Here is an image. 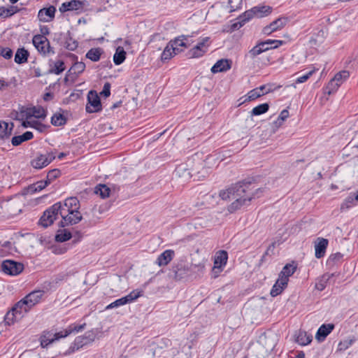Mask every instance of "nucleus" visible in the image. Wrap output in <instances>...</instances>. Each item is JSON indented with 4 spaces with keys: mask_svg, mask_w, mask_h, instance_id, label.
<instances>
[{
    "mask_svg": "<svg viewBox=\"0 0 358 358\" xmlns=\"http://www.w3.org/2000/svg\"><path fill=\"white\" fill-rule=\"evenodd\" d=\"M253 182V178H246L232 185L225 190L220 191V196L222 200H234L228 206L229 213H233L242 208L248 206L252 199L261 196L264 189L257 188L253 190L250 187Z\"/></svg>",
    "mask_w": 358,
    "mask_h": 358,
    "instance_id": "nucleus-1",
    "label": "nucleus"
},
{
    "mask_svg": "<svg viewBox=\"0 0 358 358\" xmlns=\"http://www.w3.org/2000/svg\"><path fill=\"white\" fill-rule=\"evenodd\" d=\"M203 269L204 266L201 265L192 264L188 266L178 264L173 268V278L176 280H180L186 278H196L203 273Z\"/></svg>",
    "mask_w": 358,
    "mask_h": 358,
    "instance_id": "nucleus-2",
    "label": "nucleus"
},
{
    "mask_svg": "<svg viewBox=\"0 0 358 358\" xmlns=\"http://www.w3.org/2000/svg\"><path fill=\"white\" fill-rule=\"evenodd\" d=\"M30 310L29 306L27 304L26 301L23 298L8 311L4 317V322L6 324L10 325L15 321L20 319L24 313H27Z\"/></svg>",
    "mask_w": 358,
    "mask_h": 358,
    "instance_id": "nucleus-3",
    "label": "nucleus"
},
{
    "mask_svg": "<svg viewBox=\"0 0 358 358\" xmlns=\"http://www.w3.org/2000/svg\"><path fill=\"white\" fill-rule=\"evenodd\" d=\"M32 43L38 52L43 57H48L55 54L54 48L50 46L48 39L43 35H35L32 38Z\"/></svg>",
    "mask_w": 358,
    "mask_h": 358,
    "instance_id": "nucleus-4",
    "label": "nucleus"
},
{
    "mask_svg": "<svg viewBox=\"0 0 358 358\" xmlns=\"http://www.w3.org/2000/svg\"><path fill=\"white\" fill-rule=\"evenodd\" d=\"M60 206L57 204H53L48 208H47L43 213L42 216L39 219L38 224L44 228H47L53 224L54 221L59 215V209Z\"/></svg>",
    "mask_w": 358,
    "mask_h": 358,
    "instance_id": "nucleus-5",
    "label": "nucleus"
},
{
    "mask_svg": "<svg viewBox=\"0 0 358 358\" xmlns=\"http://www.w3.org/2000/svg\"><path fill=\"white\" fill-rule=\"evenodd\" d=\"M54 152H47L45 154L37 153L36 156L30 162L31 166L36 169H41L49 165L55 159Z\"/></svg>",
    "mask_w": 358,
    "mask_h": 358,
    "instance_id": "nucleus-6",
    "label": "nucleus"
},
{
    "mask_svg": "<svg viewBox=\"0 0 358 358\" xmlns=\"http://www.w3.org/2000/svg\"><path fill=\"white\" fill-rule=\"evenodd\" d=\"M57 206H60L59 209V213H70L73 214L76 212H79L80 202L76 197H69L66 199L64 202L59 201L55 203Z\"/></svg>",
    "mask_w": 358,
    "mask_h": 358,
    "instance_id": "nucleus-7",
    "label": "nucleus"
},
{
    "mask_svg": "<svg viewBox=\"0 0 358 358\" xmlns=\"http://www.w3.org/2000/svg\"><path fill=\"white\" fill-rule=\"evenodd\" d=\"M1 271L9 275H17L24 270V265L12 259L3 260L1 263Z\"/></svg>",
    "mask_w": 358,
    "mask_h": 358,
    "instance_id": "nucleus-8",
    "label": "nucleus"
},
{
    "mask_svg": "<svg viewBox=\"0 0 358 358\" xmlns=\"http://www.w3.org/2000/svg\"><path fill=\"white\" fill-rule=\"evenodd\" d=\"M85 110L88 113H98L102 110L101 99L96 91L90 90L88 92Z\"/></svg>",
    "mask_w": 358,
    "mask_h": 358,
    "instance_id": "nucleus-9",
    "label": "nucleus"
},
{
    "mask_svg": "<svg viewBox=\"0 0 358 358\" xmlns=\"http://www.w3.org/2000/svg\"><path fill=\"white\" fill-rule=\"evenodd\" d=\"M95 337L96 334L94 331H87L83 336L76 337L70 348L72 349V351L78 350L83 347L92 343Z\"/></svg>",
    "mask_w": 358,
    "mask_h": 358,
    "instance_id": "nucleus-10",
    "label": "nucleus"
},
{
    "mask_svg": "<svg viewBox=\"0 0 358 358\" xmlns=\"http://www.w3.org/2000/svg\"><path fill=\"white\" fill-rule=\"evenodd\" d=\"M272 11V8L269 6L259 5L254 6L251 9L246 10L243 13V17H245L247 20H250L253 17L259 18L267 16Z\"/></svg>",
    "mask_w": 358,
    "mask_h": 358,
    "instance_id": "nucleus-11",
    "label": "nucleus"
},
{
    "mask_svg": "<svg viewBox=\"0 0 358 358\" xmlns=\"http://www.w3.org/2000/svg\"><path fill=\"white\" fill-rule=\"evenodd\" d=\"M62 220L59 222V227H65L69 225H73L82 220L83 217L80 212H76L73 214L59 213Z\"/></svg>",
    "mask_w": 358,
    "mask_h": 358,
    "instance_id": "nucleus-12",
    "label": "nucleus"
},
{
    "mask_svg": "<svg viewBox=\"0 0 358 358\" xmlns=\"http://www.w3.org/2000/svg\"><path fill=\"white\" fill-rule=\"evenodd\" d=\"M85 2L80 0H71L62 3L59 10L61 13L67 11H76L77 13L83 12Z\"/></svg>",
    "mask_w": 358,
    "mask_h": 358,
    "instance_id": "nucleus-13",
    "label": "nucleus"
},
{
    "mask_svg": "<svg viewBox=\"0 0 358 358\" xmlns=\"http://www.w3.org/2000/svg\"><path fill=\"white\" fill-rule=\"evenodd\" d=\"M208 38L206 37L199 42L194 48L188 51V57L189 58H199L202 57L208 50L206 43L208 42Z\"/></svg>",
    "mask_w": 358,
    "mask_h": 358,
    "instance_id": "nucleus-14",
    "label": "nucleus"
},
{
    "mask_svg": "<svg viewBox=\"0 0 358 358\" xmlns=\"http://www.w3.org/2000/svg\"><path fill=\"white\" fill-rule=\"evenodd\" d=\"M270 49H272V46L269 45L268 40L261 41L259 42L248 52L246 57H248L250 59H254L257 55Z\"/></svg>",
    "mask_w": 358,
    "mask_h": 358,
    "instance_id": "nucleus-15",
    "label": "nucleus"
},
{
    "mask_svg": "<svg viewBox=\"0 0 358 358\" xmlns=\"http://www.w3.org/2000/svg\"><path fill=\"white\" fill-rule=\"evenodd\" d=\"M228 259V253L225 250L218 251L214 259L213 271L215 272H220L223 266L227 264Z\"/></svg>",
    "mask_w": 358,
    "mask_h": 358,
    "instance_id": "nucleus-16",
    "label": "nucleus"
},
{
    "mask_svg": "<svg viewBox=\"0 0 358 358\" xmlns=\"http://www.w3.org/2000/svg\"><path fill=\"white\" fill-rule=\"evenodd\" d=\"M24 113L26 118L28 120L32 117L36 118H45L46 117V110L42 106H33L27 108L25 110L22 111Z\"/></svg>",
    "mask_w": 358,
    "mask_h": 358,
    "instance_id": "nucleus-17",
    "label": "nucleus"
},
{
    "mask_svg": "<svg viewBox=\"0 0 358 358\" xmlns=\"http://www.w3.org/2000/svg\"><path fill=\"white\" fill-rule=\"evenodd\" d=\"M329 241L327 238L319 237L315 242V255L317 259L323 257L325 255Z\"/></svg>",
    "mask_w": 358,
    "mask_h": 358,
    "instance_id": "nucleus-18",
    "label": "nucleus"
},
{
    "mask_svg": "<svg viewBox=\"0 0 358 358\" xmlns=\"http://www.w3.org/2000/svg\"><path fill=\"white\" fill-rule=\"evenodd\" d=\"M335 325L334 324H322L315 335V338L322 342L325 340L327 336L334 330Z\"/></svg>",
    "mask_w": 358,
    "mask_h": 358,
    "instance_id": "nucleus-19",
    "label": "nucleus"
},
{
    "mask_svg": "<svg viewBox=\"0 0 358 358\" xmlns=\"http://www.w3.org/2000/svg\"><path fill=\"white\" fill-rule=\"evenodd\" d=\"M55 11L56 8L53 6H50L48 8H42L38 13V17L40 21L50 22L54 18Z\"/></svg>",
    "mask_w": 358,
    "mask_h": 358,
    "instance_id": "nucleus-20",
    "label": "nucleus"
},
{
    "mask_svg": "<svg viewBox=\"0 0 358 358\" xmlns=\"http://www.w3.org/2000/svg\"><path fill=\"white\" fill-rule=\"evenodd\" d=\"M231 67V61L227 59H222L218 60L211 68L213 73L220 72H225L229 70Z\"/></svg>",
    "mask_w": 358,
    "mask_h": 358,
    "instance_id": "nucleus-21",
    "label": "nucleus"
},
{
    "mask_svg": "<svg viewBox=\"0 0 358 358\" xmlns=\"http://www.w3.org/2000/svg\"><path fill=\"white\" fill-rule=\"evenodd\" d=\"M175 252L172 250H166L162 254H160L157 260L156 264L159 266H166L174 257Z\"/></svg>",
    "mask_w": 358,
    "mask_h": 358,
    "instance_id": "nucleus-22",
    "label": "nucleus"
},
{
    "mask_svg": "<svg viewBox=\"0 0 358 358\" xmlns=\"http://www.w3.org/2000/svg\"><path fill=\"white\" fill-rule=\"evenodd\" d=\"M43 294L44 291L43 290H35L28 294L25 297H24V299L26 301L27 304L31 308L40 301Z\"/></svg>",
    "mask_w": 358,
    "mask_h": 358,
    "instance_id": "nucleus-23",
    "label": "nucleus"
},
{
    "mask_svg": "<svg viewBox=\"0 0 358 358\" xmlns=\"http://www.w3.org/2000/svg\"><path fill=\"white\" fill-rule=\"evenodd\" d=\"M22 126L24 128H27V127L34 128L41 133L45 132L48 130V129L50 127V125L44 124L38 121H36V120L29 121L27 120L22 122Z\"/></svg>",
    "mask_w": 358,
    "mask_h": 358,
    "instance_id": "nucleus-24",
    "label": "nucleus"
},
{
    "mask_svg": "<svg viewBox=\"0 0 358 358\" xmlns=\"http://www.w3.org/2000/svg\"><path fill=\"white\" fill-rule=\"evenodd\" d=\"M13 127L14 124L13 122H10L9 125L6 122L1 121L0 138L3 140L8 138L12 135Z\"/></svg>",
    "mask_w": 358,
    "mask_h": 358,
    "instance_id": "nucleus-25",
    "label": "nucleus"
},
{
    "mask_svg": "<svg viewBox=\"0 0 358 358\" xmlns=\"http://www.w3.org/2000/svg\"><path fill=\"white\" fill-rule=\"evenodd\" d=\"M69 57L76 60L73 66L70 68L68 73L80 74L83 73L85 69V64L83 62H78V56L74 54L69 53Z\"/></svg>",
    "mask_w": 358,
    "mask_h": 358,
    "instance_id": "nucleus-26",
    "label": "nucleus"
},
{
    "mask_svg": "<svg viewBox=\"0 0 358 358\" xmlns=\"http://www.w3.org/2000/svg\"><path fill=\"white\" fill-rule=\"evenodd\" d=\"M34 138V134L31 131H25L22 135L15 136L11 139V143L13 146H18L22 143L29 141Z\"/></svg>",
    "mask_w": 358,
    "mask_h": 358,
    "instance_id": "nucleus-27",
    "label": "nucleus"
},
{
    "mask_svg": "<svg viewBox=\"0 0 358 358\" xmlns=\"http://www.w3.org/2000/svg\"><path fill=\"white\" fill-rule=\"evenodd\" d=\"M296 269V266H294L290 264H286L282 268V270L280 271L278 278L285 279V282L287 284L288 281H289V277L292 275L294 273Z\"/></svg>",
    "mask_w": 358,
    "mask_h": 358,
    "instance_id": "nucleus-28",
    "label": "nucleus"
},
{
    "mask_svg": "<svg viewBox=\"0 0 358 358\" xmlns=\"http://www.w3.org/2000/svg\"><path fill=\"white\" fill-rule=\"evenodd\" d=\"M49 184L45 180H39L36 182L29 185L27 188V194H33L36 192H41L43 189H45Z\"/></svg>",
    "mask_w": 358,
    "mask_h": 358,
    "instance_id": "nucleus-29",
    "label": "nucleus"
},
{
    "mask_svg": "<svg viewBox=\"0 0 358 358\" xmlns=\"http://www.w3.org/2000/svg\"><path fill=\"white\" fill-rule=\"evenodd\" d=\"M188 36L181 35L178 37H176L173 40H171L169 43L173 46V48L176 49V52L177 54L182 52V50L180 49V47H187V45L185 42L187 40Z\"/></svg>",
    "mask_w": 358,
    "mask_h": 358,
    "instance_id": "nucleus-30",
    "label": "nucleus"
},
{
    "mask_svg": "<svg viewBox=\"0 0 358 358\" xmlns=\"http://www.w3.org/2000/svg\"><path fill=\"white\" fill-rule=\"evenodd\" d=\"M287 284L285 282V279H280L278 278L275 283L273 285L271 290V295L272 296H276L281 294V292L283 291V289L287 287Z\"/></svg>",
    "mask_w": 358,
    "mask_h": 358,
    "instance_id": "nucleus-31",
    "label": "nucleus"
},
{
    "mask_svg": "<svg viewBox=\"0 0 358 358\" xmlns=\"http://www.w3.org/2000/svg\"><path fill=\"white\" fill-rule=\"evenodd\" d=\"M103 52V50L101 48H93L87 51L85 57L91 61L96 62L100 60L101 56Z\"/></svg>",
    "mask_w": 358,
    "mask_h": 358,
    "instance_id": "nucleus-32",
    "label": "nucleus"
},
{
    "mask_svg": "<svg viewBox=\"0 0 358 358\" xmlns=\"http://www.w3.org/2000/svg\"><path fill=\"white\" fill-rule=\"evenodd\" d=\"M29 52L24 48H18L15 55V62L21 64L27 62Z\"/></svg>",
    "mask_w": 358,
    "mask_h": 358,
    "instance_id": "nucleus-33",
    "label": "nucleus"
},
{
    "mask_svg": "<svg viewBox=\"0 0 358 358\" xmlns=\"http://www.w3.org/2000/svg\"><path fill=\"white\" fill-rule=\"evenodd\" d=\"M126 51L122 46H118L113 55V62L115 65H120L126 59Z\"/></svg>",
    "mask_w": 358,
    "mask_h": 358,
    "instance_id": "nucleus-34",
    "label": "nucleus"
},
{
    "mask_svg": "<svg viewBox=\"0 0 358 358\" xmlns=\"http://www.w3.org/2000/svg\"><path fill=\"white\" fill-rule=\"evenodd\" d=\"M72 237L71 233L66 229H59L55 237V240L59 243H63L70 240Z\"/></svg>",
    "mask_w": 358,
    "mask_h": 358,
    "instance_id": "nucleus-35",
    "label": "nucleus"
},
{
    "mask_svg": "<svg viewBox=\"0 0 358 358\" xmlns=\"http://www.w3.org/2000/svg\"><path fill=\"white\" fill-rule=\"evenodd\" d=\"M172 45L169 42L164 51L161 55V60L162 62H166L172 58L174 55H177L176 52V49L173 48Z\"/></svg>",
    "mask_w": 358,
    "mask_h": 358,
    "instance_id": "nucleus-36",
    "label": "nucleus"
},
{
    "mask_svg": "<svg viewBox=\"0 0 358 358\" xmlns=\"http://www.w3.org/2000/svg\"><path fill=\"white\" fill-rule=\"evenodd\" d=\"M110 189L104 184H99L94 188V193L99 194L102 199H106L109 196Z\"/></svg>",
    "mask_w": 358,
    "mask_h": 358,
    "instance_id": "nucleus-37",
    "label": "nucleus"
},
{
    "mask_svg": "<svg viewBox=\"0 0 358 358\" xmlns=\"http://www.w3.org/2000/svg\"><path fill=\"white\" fill-rule=\"evenodd\" d=\"M65 39L72 40V36L70 31L66 33L57 32L54 34L53 41L57 42L58 44L62 45L64 43Z\"/></svg>",
    "mask_w": 358,
    "mask_h": 358,
    "instance_id": "nucleus-38",
    "label": "nucleus"
},
{
    "mask_svg": "<svg viewBox=\"0 0 358 358\" xmlns=\"http://www.w3.org/2000/svg\"><path fill=\"white\" fill-rule=\"evenodd\" d=\"M66 122V117L60 113H55L51 117V124L56 127L64 126Z\"/></svg>",
    "mask_w": 358,
    "mask_h": 358,
    "instance_id": "nucleus-39",
    "label": "nucleus"
},
{
    "mask_svg": "<svg viewBox=\"0 0 358 358\" xmlns=\"http://www.w3.org/2000/svg\"><path fill=\"white\" fill-rule=\"evenodd\" d=\"M296 343L301 345H306L312 341V336L306 331H299L296 338Z\"/></svg>",
    "mask_w": 358,
    "mask_h": 358,
    "instance_id": "nucleus-40",
    "label": "nucleus"
},
{
    "mask_svg": "<svg viewBox=\"0 0 358 358\" xmlns=\"http://www.w3.org/2000/svg\"><path fill=\"white\" fill-rule=\"evenodd\" d=\"M55 333H52L51 331H45L41 336V345L43 348H45L50 344L52 343L55 340L54 339V335Z\"/></svg>",
    "mask_w": 358,
    "mask_h": 358,
    "instance_id": "nucleus-41",
    "label": "nucleus"
},
{
    "mask_svg": "<svg viewBox=\"0 0 358 358\" xmlns=\"http://www.w3.org/2000/svg\"><path fill=\"white\" fill-rule=\"evenodd\" d=\"M19 9L17 6H10L9 8H0V16L3 18L9 17L17 13Z\"/></svg>",
    "mask_w": 358,
    "mask_h": 358,
    "instance_id": "nucleus-42",
    "label": "nucleus"
},
{
    "mask_svg": "<svg viewBox=\"0 0 358 358\" xmlns=\"http://www.w3.org/2000/svg\"><path fill=\"white\" fill-rule=\"evenodd\" d=\"M65 70L64 62L62 60H57L54 63V66L49 69L48 73L56 75L61 74Z\"/></svg>",
    "mask_w": 358,
    "mask_h": 358,
    "instance_id": "nucleus-43",
    "label": "nucleus"
},
{
    "mask_svg": "<svg viewBox=\"0 0 358 358\" xmlns=\"http://www.w3.org/2000/svg\"><path fill=\"white\" fill-rule=\"evenodd\" d=\"M143 292L142 290L135 289L131 292L129 294L125 296H123L124 299L126 300V304L130 303L135 300H136L138 297L143 295Z\"/></svg>",
    "mask_w": 358,
    "mask_h": 358,
    "instance_id": "nucleus-44",
    "label": "nucleus"
},
{
    "mask_svg": "<svg viewBox=\"0 0 358 358\" xmlns=\"http://www.w3.org/2000/svg\"><path fill=\"white\" fill-rule=\"evenodd\" d=\"M354 196H355V194L350 193L349 196L345 199V201L341 206V209L342 210L348 209L356 204V202L357 201L354 198Z\"/></svg>",
    "mask_w": 358,
    "mask_h": 358,
    "instance_id": "nucleus-45",
    "label": "nucleus"
},
{
    "mask_svg": "<svg viewBox=\"0 0 358 358\" xmlns=\"http://www.w3.org/2000/svg\"><path fill=\"white\" fill-rule=\"evenodd\" d=\"M269 109V105L267 103H262L258 105L257 106L255 107L252 110V115H260L265 113H266Z\"/></svg>",
    "mask_w": 358,
    "mask_h": 358,
    "instance_id": "nucleus-46",
    "label": "nucleus"
},
{
    "mask_svg": "<svg viewBox=\"0 0 358 358\" xmlns=\"http://www.w3.org/2000/svg\"><path fill=\"white\" fill-rule=\"evenodd\" d=\"M287 22V19L286 17H279L269 24L273 28V31H276L283 28Z\"/></svg>",
    "mask_w": 358,
    "mask_h": 358,
    "instance_id": "nucleus-47",
    "label": "nucleus"
},
{
    "mask_svg": "<svg viewBox=\"0 0 358 358\" xmlns=\"http://www.w3.org/2000/svg\"><path fill=\"white\" fill-rule=\"evenodd\" d=\"M176 176L179 177H184L189 178L191 177L190 172L188 169H186L185 166L183 164L179 165L176 167L174 171Z\"/></svg>",
    "mask_w": 358,
    "mask_h": 358,
    "instance_id": "nucleus-48",
    "label": "nucleus"
},
{
    "mask_svg": "<svg viewBox=\"0 0 358 358\" xmlns=\"http://www.w3.org/2000/svg\"><path fill=\"white\" fill-rule=\"evenodd\" d=\"M350 77V73L348 71H341L337 73L333 79H334L339 85H341L344 81H345Z\"/></svg>",
    "mask_w": 358,
    "mask_h": 358,
    "instance_id": "nucleus-49",
    "label": "nucleus"
},
{
    "mask_svg": "<svg viewBox=\"0 0 358 358\" xmlns=\"http://www.w3.org/2000/svg\"><path fill=\"white\" fill-rule=\"evenodd\" d=\"M61 175V171L58 169H54L48 171L47 173L45 180L50 185L56 178H59Z\"/></svg>",
    "mask_w": 358,
    "mask_h": 358,
    "instance_id": "nucleus-50",
    "label": "nucleus"
},
{
    "mask_svg": "<svg viewBox=\"0 0 358 358\" xmlns=\"http://www.w3.org/2000/svg\"><path fill=\"white\" fill-rule=\"evenodd\" d=\"M237 22L233 23L231 24V29L234 30H238L241 27H242L246 22L249 21L247 20L245 17H243V13L239 15V17L236 19Z\"/></svg>",
    "mask_w": 358,
    "mask_h": 358,
    "instance_id": "nucleus-51",
    "label": "nucleus"
},
{
    "mask_svg": "<svg viewBox=\"0 0 358 358\" xmlns=\"http://www.w3.org/2000/svg\"><path fill=\"white\" fill-rule=\"evenodd\" d=\"M334 274H331V275H324L322 278L318 280V282L315 284V288L319 291H322L325 289L327 287V281L330 279L331 276H333Z\"/></svg>",
    "mask_w": 358,
    "mask_h": 358,
    "instance_id": "nucleus-52",
    "label": "nucleus"
},
{
    "mask_svg": "<svg viewBox=\"0 0 358 358\" xmlns=\"http://www.w3.org/2000/svg\"><path fill=\"white\" fill-rule=\"evenodd\" d=\"M63 46L68 50L73 51L78 46V42L72 38V40L65 39Z\"/></svg>",
    "mask_w": 358,
    "mask_h": 358,
    "instance_id": "nucleus-53",
    "label": "nucleus"
},
{
    "mask_svg": "<svg viewBox=\"0 0 358 358\" xmlns=\"http://www.w3.org/2000/svg\"><path fill=\"white\" fill-rule=\"evenodd\" d=\"M340 86L341 85H339V83H338L334 79L332 78L329 82V83L326 87L327 92L329 94H331L334 93V92H336Z\"/></svg>",
    "mask_w": 358,
    "mask_h": 358,
    "instance_id": "nucleus-54",
    "label": "nucleus"
},
{
    "mask_svg": "<svg viewBox=\"0 0 358 358\" xmlns=\"http://www.w3.org/2000/svg\"><path fill=\"white\" fill-rule=\"evenodd\" d=\"M343 257V255L341 252H336L334 254H331L328 259H327V264H334L338 262H340Z\"/></svg>",
    "mask_w": 358,
    "mask_h": 358,
    "instance_id": "nucleus-55",
    "label": "nucleus"
},
{
    "mask_svg": "<svg viewBox=\"0 0 358 358\" xmlns=\"http://www.w3.org/2000/svg\"><path fill=\"white\" fill-rule=\"evenodd\" d=\"M229 12H234L241 8L242 0H229Z\"/></svg>",
    "mask_w": 358,
    "mask_h": 358,
    "instance_id": "nucleus-56",
    "label": "nucleus"
},
{
    "mask_svg": "<svg viewBox=\"0 0 358 358\" xmlns=\"http://www.w3.org/2000/svg\"><path fill=\"white\" fill-rule=\"evenodd\" d=\"M0 56L9 59L13 57V50L10 48L0 46Z\"/></svg>",
    "mask_w": 358,
    "mask_h": 358,
    "instance_id": "nucleus-57",
    "label": "nucleus"
},
{
    "mask_svg": "<svg viewBox=\"0 0 358 358\" xmlns=\"http://www.w3.org/2000/svg\"><path fill=\"white\" fill-rule=\"evenodd\" d=\"M280 86H278L276 87H273V85H264L259 87V90L262 93V94H268L269 92H273L274 90L280 88Z\"/></svg>",
    "mask_w": 358,
    "mask_h": 358,
    "instance_id": "nucleus-58",
    "label": "nucleus"
},
{
    "mask_svg": "<svg viewBox=\"0 0 358 358\" xmlns=\"http://www.w3.org/2000/svg\"><path fill=\"white\" fill-rule=\"evenodd\" d=\"M125 301H126V300H124V298L122 297V298L118 299L115 300V301L112 302L109 305H108L106 306V309H107V310L112 309L114 308H117V307L125 305L126 304Z\"/></svg>",
    "mask_w": 358,
    "mask_h": 358,
    "instance_id": "nucleus-59",
    "label": "nucleus"
},
{
    "mask_svg": "<svg viewBox=\"0 0 358 358\" xmlns=\"http://www.w3.org/2000/svg\"><path fill=\"white\" fill-rule=\"evenodd\" d=\"M71 334V330H68L67 328L63 331L59 332H56L54 334V339L55 341H58L60 338H65Z\"/></svg>",
    "mask_w": 358,
    "mask_h": 358,
    "instance_id": "nucleus-60",
    "label": "nucleus"
},
{
    "mask_svg": "<svg viewBox=\"0 0 358 358\" xmlns=\"http://www.w3.org/2000/svg\"><path fill=\"white\" fill-rule=\"evenodd\" d=\"M313 73H314V71H310L306 73L305 74H303L301 76H299L296 79L295 83L299 84V83H303L306 82L312 76V74Z\"/></svg>",
    "mask_w": 358,
    "mask_h": 358,
    "instance_id": "nucleus-61",
    "label": "nucleus"
},
{
    "mask_svg": "<svg viewBox=\"0 0 358 358\" xmlns=\"http://www.w3.org/2000/svg\"><path fill=\"white\" fill-rule=\"evenodd\" d=\"M262 93L259 90V88H255L248 93V99L249 100H255V99L262 96Z\"/></svg>",
    "mask_w": 358,
    "mask_h": 358,
    "instance_id": "nucleus-62",
    "label": "nucleus"
},
{
    "mask_svg": "<svg viewBox=\"0 0 358 358\" xmlns=\"http://www.w3.org/2000/svg\"><path fill=\"white\" fill-rule=\"evenodd\" d=\"M110 84L108 82L104 83L103 90L100 92V94L106 98L108 97L110 95Z\"/></svg>",
    "mask_w": 358,
    "mask_h": 358,
    "instance_id": "nucleus-63",
    "label": "nucleus"
},
{
    "mask_svg": "<svg viewBox=\"0 0 358 358\" xmlns=\"http://www.w3.org/2000/svg\"><path fill=\"white\" fill-rule=\"evenodd\" d=\"M85 327V324H71L67 327L68 330H71V334L73 332L82 331Z\"/></svg>",
    "mask_w": 358,
    "mask_h": 358,
    "instance_id": "nucleus-64",
    "label": "nucleus"
}]
</instances>
